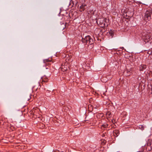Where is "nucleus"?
Segmentation results:
<instances>
[{"label": "nucleus", "mask_w": 152, "mask_h": 152, "mask_svg": "<svg viewBox=\"0 0 152 152\" xmlns=\"http://www.w3.org/2000/svg\"><path fill=\"white\" fill-rule=\"evenodd\" d=\"M67 25V24L66 23H65L64 25V23H62L61 25V26H63L62 27H61V28H63V29H64L66 27V25Z\"/></svg>", "instance_id": "obj_11"}, {"label": "nucleus", "mask_w": 152, "mask_h": 152, "mask_svg": "<svg viewBox=\"0 0 152 152\" xmlns=\"http://www.w3.org/2000/svg\"><path fill=\"white\" fill-rule=\"evenodd\" d=\"M146 68V66L145 65H141L140 67V71H143Z\"/></svg>", "instance_id": "obj_8"}, {"label": "nucleus", "mask_w": 152, "mask_h": 152, "mask_svg": "<svg viewBox=\"0 0 152 152\" xmlns=\"http://www.w3.org/2000/svg\"><path fill=\"white\" fill-rule=\"evenodd\" d=\"M142 38L145 42H148L149 41H152V33H148L147 32L146 34L143 33L142 34Z\"/></svg>", "instance_id": "obj_1"}, {"label": "nucleus", "mask_w": 152, "mask_h": 152, "mask_svg": "<svg viewBox=\"0 0 152 152\" xmlns=\"http://www.w3.org/2000/svg\"><path fill=\"white\" fill-rule=\"evenodd\" d=\"M49 61H49L48 59H45L43 61L44 63H46V62H48Z\"/></svg>", "instance_id": "obj_14"}, {"label": "nucleus", "mask_w": 152, "mask_h": 152, "mask_svg": "<svg viewBox=\"0 0 152 152\" xmlns=\"http://www.w3.org/2000/svg\"><path fill=\"white\" fill-rule=\"evenodd\" d=\"M95 11H94L93 12V13H91L92 14V15H94V13H95Z\"/></svg>", "instance_id": "obj_17"}, {"label": "nucleus", "mask_w": 152, "mask_h": 152, "mask_svg": "<svg viewBox=\"0 0 152 152\" xmlns=\"http://www.w3.org/2000/svg\"><path fill=\"white\" fill-rule=\"evenodd\" d=\"M82 42L85 44L91 45L94 43V41L90 36H86L85 38H82Z\"/></svg>", "instance_id": "obj_2"}, {"label": "nucleus", "mask_w": 152, "mask_h": 152, "mask_svg": "<svg viewBox=\"0 0 152 152\" xmlns=\"http://www.w3.org/2000/svg\"><path fill=\"white\" fill-rule=\"evenodd\" d=\"M111 114V113L110 111H108L106 113L107 116L108 117H110Z\"/></svg>", "instance_id": "obj_10"}, {"label": "nucleus", "mask_w": 152, "mask_h": 152, "mask_svg": "<svg viewBox=\"0 0 152 152\" xmlns=\"http://www.w3.org/2000/svg\"><path fill=\"white\" fill-rule=\"evenodd\" d=\"M46 77H44L43 78H42V81L44 82H46V81H47V79L46 80H44V79Z\"/></svg>", "instance_id": "obj_12"}, {"label": "nucleus", "mask_w": 152, "mask_h": 152, "mask_svg": "<svg viewBox=\"0 0 152 152\" xmlns=\"http://www.w3.org/2000/svg\"><path fill=\"white\" fill-rule=\"evenodd\" d=\"M107 19L103 18H99L97 20V23L99 22V25L102 27H104L105 26L106 24L105 23L106 22Z\"/></svg>", "instance_id": "obj_3"}, {"label": "nucleus", "mask_w": 152, "mask_h": 152, "mask_svg": "<svg viewBox=\"0 0 152 152\" xmlns=\"http://www.w3.org/2000/svg\"><path fill=\"white\" fill-rule=\"evenodd\" d=\"M152 13V10H149L146 11L144 17L146 21L149 20L151 19Z\"/></svg>", "instance_id": "obj_4"}, {"label": "nucleus", "mask_w": 152, "mask_h": 152, "mask_svg": "<svg viewBox=\"0 0 152 152\" xmlns=\"http://www.w3.org/2000/svg\"><path fill=\"white\" fill-rule=\"evenodd\" d=\"M140 128L142 130H143L144 128V127L142 126H140Z\"/></svg>", "instance_id": "obj_15"}, {"label": "nucleus", "mask_w": 152, "mask_h": 152, "mask_svg": "<svg viewBox=\"0 0 152 152\" xmlns=\"http://www.w3.org/2000/svg\"><path fill=\"white\" fill-rule=\"evenodd\" d=\"M150 85L151 86H152V82H151Z\"/></svg>", "instance_id": "obj_19"}, {"label": "nucleus", "mask_w": 152, "mask_h": 152, "mask_svg": "<svg viewBox=\"0 0 152 152\" xmlns=\"http://www.w3.org/2000/svg\"><path fill=\"white\" fill-rule=\"evenodd\" d=\"M130 70H129L128 69H127V72H130Z\"/></svg>", "instance_id": "obj_18"}, {"label": "nucleus", "mask_w": 152, "mask_h": 152, "mask_svg": "<svg viewBox=\"0 0 152 152\" xmlns=\"http://www.w3.org/2000/svg\"><path fill=\"white\" fill-rule=\"evenodd\" d=\"M109 34H110V35L112 36V35L113 34V33L112 31H110L109 32Z\"/></svg>", "instance_id": "obj_13"}, {"label": "nucleus", "mask_w": 152, "mask_h": 152, "mask_svg": "<svg viewBox=\"0 0 152 152\" xmlns=\"http://www.w3.org/2000/svg\"><path fill=\"white\" fill-rule=\"evenodd\" d=\"M152 52L151 51H148V54H152Z\"/></svg>", "instance_id": "obj_16"}, {"label": "nucleus", "mask_w": 152, "mask_h": 152, "mask_svg": "<svg viewBox=\"0 0 152 152\" xmlns=\"http://www.w3.org/2000/svg\"><path fill=\"white\" fill-rule=\"evenodd\" d=\"M108 124H104L102 125L101 128L102 129L105 128L107 127Z\"/></svg>", "instance_id": "obj_9"}, {"label": "nucleus", "mask_w": 152, "mask_h": 152, "mask_svg": "<svg viewBox=\"0 0 152 152\" xmlns=\"http://www.w3.org/2000/svg\"><path fill=\"white\" fill-rule=\"evenodd\" d=\"M114 135L115 137H117L119 134V132L118 130H115L113 132Z\"/></svg>", "instance_id": "obj_5"}, {"label": "nucleus", "mask_w": 152, "mask_h": 152, "mask_svg": "<svg viewBox=\"0 0 152 152\" xmlns=\"http://www.w3.org/2000/svg\"><path fill=\"white\" fill-rule=\"evenodd\" d=\"M67 69V67L66 65H62L61 67V70L63 71H66Z\"/></svg>", "instance_id": "obj_6"}, {"label": "nucleus", "mask_w": 152, "mask_h": 152, "mask_svg": "<svg viewBox=\"0 0 152 152\" xmlns=\"http://www.w3.org/2000/svg\"><path fill=\"white\" fill-rule=\"evenodd\" d=\"M86 5L84 4V5H81L80 6V11L82 12L83 11L84 9H85V7H86Z\"/></svg>", "instance_id": "obj_7"}]
</instances>
